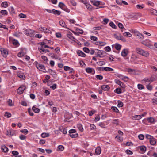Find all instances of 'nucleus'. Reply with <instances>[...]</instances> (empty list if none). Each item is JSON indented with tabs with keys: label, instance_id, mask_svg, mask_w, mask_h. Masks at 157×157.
Masks as SVG:
<instances>
[{
	"label": "nucleus",
	"instance_id": "obj_1",
	"mask_svg": "<svg viewBox=\"0 0 157 157\" xmlns=\"http://www.w3.org/2000/svg\"><path fill=\"white\" fill-rule=\"evenodd\" d=\"M136 51L138 54L146 57H148L149 56V53L147 51H145L139 48H136Z\"/></svg>",
	"mask_w": 157,
	"mask_h": 157
},
{
	"label": "nucleus",
	"instance_id": "obj_2",
	"mask_svg": "<svg viewBox=\"0 0 157 157\" xmlns=\"http://www.w3.org/2000/svg\"><path fill=\"white\" fill-rule=\"evenodd\" d=\"M58 6L63 10L67 12H69L70 10L67 8L66 6L63 3L60 2L58 5Z\"/></svg>",
	"mask_w": 157,
	"mask_h": 157
},
{
	"label": "nucleus",
	"instance_id": "obj_3",
	"mask_svg": "<svg viewBox=\"0 0 157 157\" xmlns=\"http://www.w3.org/2000/svg\"><path fill=\"white\" fill-rule=\"evenodd\" d=\"M0 50L3 56L5 57H6L8 54V52L7 50L3 48H1Z\"/></svg>",
	"mask_w": 157,
	"mask_h": 157
},
{
	"label": "nucleus",
	"instance_id": "obj_4",
	"mask_svg": "<svg viewBox=\"0 0 157 157\" xmlns=\"http://www.w3.org/2000/svg\"><path fill=\"white\" fill-rule=\"evenodd\" d=\"M115 82L117 84L119 85L121 87L123 88H125V85L121 82L118 79H115Z\"/></svg>",
	"mask_w": 157,
	"mask_h": 157
},
{
	"label": "nucleus",
	"instance_id": "obj_5",
	"mask_svg": "<svg viewBox=\"0 0 157 157\" xmlns=\"http://www.w3.org/2000/svg\"><path fill=\"white\" fill-rule=\"evenodd\" d=\"M26 88V87L25 86L22 85L20 87L17 89V92L20 94H21L24 92V91L25 90Z\"/></svg>",
	"mask_w": 157,
	"mask_h": 157
},
{
	"label": "nucleus",
	"instance_id": "obj_6",
	"mask_svg": "<svg viewBox=\"0 0 157 157\" xmlns=\"http://www.w3.org/2000/svg\"><path fill=\"white\" fill-rule=\"evenodd\" d=\"M37 68L40 71L44 72L45 67L44 65L41 64H37L36 65Z\"/></svg>",
	"mask_w": 157,
	"mask_h": 157
},
{
	"label": "nucleus",
	"instance_id": "obj_7",
	"mask_svg": "<svg viewBox=\"0 0 157 157\" xmlns=\"http://www.w3.org/2000/svg\"><path fill=\"white\" fill-rule=\"evenodd\" d=\"M86 71L87 73L94 75L95 73V71L94 69L88 67L86 69Z\"/></svg>",
	"mask_w": 157,
	"mask_h": 157
},
{
	"label": "nucleus",
	"instance_id": "obj_8",
	"mask_svg": "<svg viewBox=\"0 0 157 157\" xmlns=\"http://www.w3.org/2000/svg\"><path fill=\"white\" fill-rule=\"evenodd\" d=\"M132 32L135 33L136 35L138 36L139 38L141 39H143L144 38V36L138 32L134 30L133 29H132Z\"/></svg>",
	"mask_w": 157,
	"mask_h": 157
},
{
	"label": "nucleus",
	"instance_id": "obj_9",
	"mask_svg": "<svg viewBox=\"0 0 157 157\" xmlns=\"http://www.w3.org/2000/svg\"><path fill=\"white\" fill-rule=\"evenodd\" d=\"M72 34L71 33H69L67 35V37L69 38L71 40L74 42H76V40H77L74 37L72 36Z\"/></svg>",
	"mask_w": 157,
	"mask_h": 157
},
{
	"label": "nucleus",
	"instance_id": "obj_10",
	"mask_svg": "<svg viewBox=\"0 0 157 157\" xmlns=\"http://www.w3.org/2000/svg\"><path fill=\"white\" fill-rule=\"evenodd\" d=\"M17 76L19 78L25 79V76L24 74L21 71H18L17 73Z\"/></svg>",
	"mask_w": 157,
	"mask_h": 157
},
{
	"label": "nucleus",
	"instance_id": "obj_11",
	"mask_svg": "<svg viewBox=\"0 0 157 157\" xmlns=\"http://www.w3.org/2000/svg\"><path fill=\"white\" fill-rule=\"evenodd\" d=\"M139 148L140 149V152L141 153H144L145 152L146 150V147L144 146H139Z\"/></svg>",
	"mask_w": 157,
	"mask_h": 157
},
{
	"label": "nucleus",
	"instance_id": "obj_12",
	"mask_svg": "<svg viewBox=\"0 0 157 157\" xmlns=\"http://www.w3.org/2000/svg\"><path fill=\"white\" fill-rule=\"evenodd\" d=\"M90 2L94 6H98L100 5V1L91 0Z\"/></svg>",
	"mask_w": 157,
	"mask_h": 157
},
{
	"label": "nucleus",
	"instance_id": "obj_13",
	"mask_svg": "<svg viewBox=\"0 0 157 157\" xmlns=\"http://www.w3.org/2000/svg\"><path fill=\"white\" fill-rule=\"evenodd\" d=\"M128 53V50L127 49H124L121 52V55L123 57H125L127 55Z\"/></svg>",
	"mask_w": 157,
	"mask_h": 157
},
{
	"label": "nucleus",
	"instance_id": "obj_14",
	"mask_svg": "<svg viewBox=\"0 0 157 157\" xmlns=\"http://www.w3.org/2000/svg\"><path fill=\"white\" fill-rule=\"evenodd\" d=\"M40 29L41 31L44 32L45 33H49L50 32V31L46 28L41 27Z\"/></svg>",
	"mask_w": 157,
	"mask_h": 157
},
{
	"label": "nucleus",
	"instance_id": "obj_15",
	"mask_svg": "<svg viewBox=\"0 0 157 157\" xmlns=\"http://www.w3.org/2000/svg\"><path fill=\"white\" fill-rule=\"evenodd\" d=\"M1 150L2 151L6 153L8 151V148L5 145L2 146Z\"/></svg>",
	"mask_w": 157,
	"mask_h": 157
},
{
	"label": "nucleus",
	"instance_id": "obj_16",
	"mask_svg": "<svg viewBox=\"0 0 157 157\" xmlns=\"http://www.w3.org/2000/svg\"><path fill=\"white\" fill-rule=\"evenodd\" d=\"M78 55L81 57H85L86 54L82 51L81 50H78L77 52Z\"/></svg>",
	"mask_w": 157,
	"mask_h": 157
},
{
	"label": "nucleus",
	"instance_id": "obj_17",
	"mask_svg": "<svg viewBox=\"0 0 157 157\" xmlns=\"http://www.w3.org/2000/svg\"><path fill=\"white\" fill-rule=\"evenodd\" d=\"M147 120L149 122L152 124H153L156 121H155V119L153 117L148 118L147 119Z\"/></svg>",
	"mask_w": 157,
	"mask_h": 157
},
{
	"label": "nucleus",
	"instance_id": "obj_18",
	"mask_svg": "<svg viewBox=\"0 0 157 157\" xmlns=\"http://www.w3.org/2000/svg\"><path fill=\"white\" fill-rule=\"evenodd\" d=\"M142 81L143 83H145L146 84H147V83L150 84L151 82L150 78H145L142 80Z\"/></svg>",
	"mask_w": 157,
	"mask_h": 157
},
{
	"label": "nucleus",
	"instance_id": "obj_19",
	"mask_svg": "<svg viewBox=\"0 0 157 157\" xmlns=\"http://www.w3.org/2000/svg\"><path fill=\"white\" fill-rule=\"evenodd\" d=\"M52 13H53L55 15H59L61 13V12L59 11L56 10L55 9L52 10Z\"/></svg>",
	"mask_w": 157,
	"mask_h": 157
},
{
	"label": "nucleus",
	"instance_id": "obj_20",
	"mask_svg": "<svg viewBox=\"0 0 157 157\" xmlns=\"http://www.w3.org/2000/svg\"><path fill=\"white\" fill-rule=\"evenodd\" d=\"M101 89L104 91H107L110 89V87L108 85H103L101 86Z\"/></svg>",
	"mask_w": 157,
	"mask_h": 157
},
{
	"label": "nucleus",
	"instance_id": "obj_21",
	"mask_svg": "<svg viewBox=\"0 0 157 157\" xmlns=\"http://www.w3.org/2000/svg\"><path fill=\"white\" fill-rule=\"evenodd\" d=\"M101 153V149L100 147H98L95 149V153L96 155H98Z\"/></svg>",
	"mask_w": 157,
	"mask_h": 157
},
{
	"label": "nucleus",
	"instance_id": "obj_22",
	"mask_svg": "<svg viewBox=\"0 0 157 157\" xmlns=\"http://www.w3.org/2000/svg\"><path fill=\"white\" fill-rule=\"evenodd\" d=\"M149 142L151 145H154L156 144V141L155 140V139L154 138V137H153V138H152L150 140Z\"/></svg>",
	"mask_w": 157,
	"mask_h": 157
},
{
	"label": "nucleus",
	"instance_id": "obj_23",
	"mask_svg": "<svg viewBox=\"0 0 157 157\" xmlns=\"http://www.w3.org/2000/svg\"><path fill=\"white\" fill-rule=\"evenodd\" d=\"M33 110L35 113H38L40 111V109L33 106L32 107Z\"/></svg>",
	"mask_w": 157,
	"mask_h": 157
},
{
	"label": "nucleus",
	"instance_id": "obj_24",
	"mask_svg": "<svg viewBox=\"0 0 157 157\" xmlns=\"http://www.w3.org/2000/svg\"><path fill=\"white\" fill-rule=\"evenodd\" d=\"M106 43L105 42H102V41H97L96 42V44L100 45V46H104L106 45Z\"/></svg>",
	"mask_w": 157,
	"mask_h": 157
},
{
	"label": "nucleus",
	"instance_id": "obj_25",
	"mask_svg": "<svg viewBox=\"0 0 157 157\" xmlns=\"http://www.w3.org/2000/svg\"><path fill=\"white\" fill-rule=\"evenodd\" d=\"M10 12L11 14H14L15 13V10L14 8L13 7H10L8 9Z\"/></svg>",
	"mask_w": 157,
	"mask_h": 157
},
{
	"label": "nucleus",
	"instance_id": "obj_26",
	"mask_svg": "<svg viewBox=\"0 0 157 157\" xmlns=\"http://www.w3.org/2000/svg\"><path fill=\"white\" fill-rule=\"evenodd\" d=\"M114 46L115 48L117 50H120L121 47V46L118 43H116Z\"/></svg>",
	"mask_w": 157,
	"mask_h": 157
},
{
	"label": "nucleus",
	"instance_id": "obj_27",
	"mask_svg": "<svg viewBox=\"0 0 157 157\" xmlns=\"http://www.w3.org/2000/svg\"><path fill=\"white\" fill-rule=\"evenodd\" d=\"M113 70V69L112 68L108 67H104V71H111Z\"/></svg>",
	"mask_w": 157,
	"mask_h": 157
},
{
	"label": "nucleus",
	"instance_id": "obj_28",
	"mask_svg": "<svg viewBox=\"0 0 157 157\" xmlns=\"http://www.w3.org/2000/svg\"><path fill=\"white\" fill-rule=\"evenodd\" d=\"M150 78L151 82H152L155 81L157 79V77L155 75H153L151 76Z\"/></svg>",
	"mask_w": 157,
	"mask_h": 157
},
{
	"label": "nucleus",
	"instance_id": "obj_29",
	"mask_svg": "<svg viewBox=\"0 0 157 157\" xmlns=\"http://www.w3.org/2000/svg\"><path fill=\"white\" fill-rule=\"evenodd\" d=\"M77 126V127L79 131H80L81 132H82L83 131V128L82 125L81 124H78Z\"/></svg>",
	"mask_w": 157,
	"mask_h": 157
},
{
	"label": "nucleus",
	"instance_id": "obj_30",
	"mask_svg": "<svg viewBox=\"0 0 157 157\" xmlns=\"http://www.w3.org/2000/svg\"><path fill=\"white\" fill-rule=\"evenodd\" d=\"M41 136L42 137L44 138L49 137V134L48 133H43L41 134Z\"/></svg>",
	"mask_w": 157,
	"mask_h": 157
},
{
	"label": "nucleus",
	"instance_id": "obj_31",
	"mask_svg": "<svg viewBox=\"0 0 157 157\" xmlns=\"http://www.w3.org/2000/svg\"><path fill=\"white\" fill-rule=\"evenodd\" d=\"M120 77L121 78V79L122 80L126 82H127L129 79L126 76H123V75H121Z\"/></svg>",
	"mask_w": 157,
	"mask_h": 157
},
{
	"label": "nucleus",
	"instance_id": "obj_32",
	"mask_svg": "<svg viewBox=\"0 0 157 157\" xmlns=\"http://www.w3.org/2000/svg\"><path fill=\"white\" fill-rule=\"evenodd\" d=\"M114 92L118 94H120L122 93L121 90L120 88H117L114 90Z\"/></svg>",
	"mask_w": 157,
	"mask_h": 157
},
{
	"label": "nucleus",
	"instance_id": "obj_33",
	"mask_svg": "<svg viewBox=\"0 0 157 157\" xmlns=\"http://www.w3.org/2000/svg\"><path fill=\"white\" fill-rule=\"evenodd\" d=\"M59 24L60 25L63 27L67 28L66 27V25H65V23L62 20L60 21L59 22Z\"/></svg>",
	"mask_w": 157,
	"mask_h": 157
},
{
	"label": "nucleus",
	"instance_id": "obj_34",
	"mask_svg": "<svg viewBox=\"0 0 157 157\" xmlns=\"http://www.w3.org/2000/svg\"><path fill=\"white\" fill-rule=\"evenodd\" d=\"M117 106L118 107H121L123 106V103L120 100L117 101Z\"/></svg>",
	"mask_w": 157,
	"mask_h": 157
},
{
	"label": "nucleus",
	"instance_id": "obj_35",
	"mask_svg": "<svg viewBox=\"0 0 157 157\" xmlns=\"http://www.w3.org/2000/svg\"><path fill=\"white\" fill-rule=\"evenodd\" d=\"M12 42L14 45L18 46L19 44V43L18 41L14 39H13L12 40Z\"/></svg>",
	"mask_w": 157,
	"mask_h": 157
},
{
	"label": "nucleus",
	"instance_id": "obj_36",
	"mask_svg": "<svg viewBox=\"0 0 157 157\" xmlns=\"http://www.w3.org/2000/svg\"><path fill=\"white\" fill-rule=\"evenodd\" d=\"M123 35L124 36L126 37L128 36L129 37H131L132 36V34L129 32H124V33Z\"/></svg>",
	"mask_w": 157,
	"mask_h": 157
},
{
	"label": "nucleus",
	"instance_id": "obj_37",
	"mask_svg": "<svg viewBox=\"0 0 157 157\" xmlns=\"http://www.w3.org/2000/svg\"><path fill=\"white\" fill-rule=\"evenodd\" d=\"M2 6L4 7H7L8 6V4L7 2H4L1 4Z\"/></svg>",
	"mask_w": 157,
	"mask_h": 157
},
{
	"label": "nucleus",
	"instance_id": "obj_38",
	"mask_svg": "<svg viewBox=\"0 0 157 157\" xmlns=\"http://www.w3.org/2000/svg\"><path fill=\"white\" fill-rule=\"evenodd\" d=\"M18 17L19 18H26L27 17V16L26 15L22 13H21L19 14Z\"/></svg>",
	"mask_w": 157,
	"mask_h": 157
},
{
	"label": "nucleus",
	"instance_id": "obj_39",
	"mask_svg": "<svg viewBox=\"0 0 157 157\" xmlns=\"http://www.w3.org/2000/svg\"><path fill=\"white\" fill-rule=\"evenodd\" d=\"M70 136L73 138H75L78 137V135L77 133H71L70 134Z\"/></svg>",
	"mask_w": 157,
	"mask_h": 157
},
{
	"label": "nucleus",
	"instance_id": "obj_40",
	"mask_svg": "<svg viewBox=\"0 0 157 157\" xmlns=\"http://www.w3.org/2000/svg\"><path fill=\"white\" fill-rule=\"evenodd\" d=\"M86 7L89 10H91L92 9V6L87 2L85 4Z\"/></svg>",
	"mask_w": 157,
	"mask_h": 157
},
{
	"label": "nucleus",
	"instance_id": "obj_41",
	"mask_svg": "<svg viewBox=\"0 0 157 157\" xmlns=\"http://www.w3.org/2000/svg\"><path fill=\"white\" fill-rule=\"evenodd\" d=\"M64 147L61 145H59L58 147V151H62L64 149Z\"/></svg>",
	"mask_w": 157,
	"mask_h": 157
},
{
	"label": "nucleus",
	"instance_id": "obj_42",
	"mask_svg": "<svg viewBox=\"0 0 157 157\" xmlns=\"http://www.w3.org/2000/svg\"><path fill=\"white\" fill-rule=\"evenodd\" d=\"M0 13H1L2 15H7L8 14V12L6 10H1L0 12Z\"/></svg>",
	"mask_w": 157,
	"mask_h": 157
},
{
	"label": "nucleus",
	"instance_id": "obj_43",
	"mask_svg": "<svg viewBox=\"0 0 157 157\" xmlns=\"http://www.w3.org/2000/svg\"><path fill=\"white\" fill-rule=\"evenodd\" d=\"M111 109L113 110L114 112H116V113H118L119 112V110L115 106H112L111 107Z\"/></svg>",
	"mask_w": 157,
	"mask_h": 157
},
{
	"label": "nucleus",
	"instance_id": "obj_44",
	"mask_svg": "<svg viewBox=\"0 0 157 157\" xmlns=\"http://www.w3.org/2000/svg\"><path fill=\"white\" fill-rule=\"evenodd\" d=\"M90 129L93 130H95L96 129V126L94 124H91L90 125Z\"/></svg>",
	"mask_w": 157,
	"mask_h": 157
},
{
	"label": "nucleus",
	"instance_id": "obj_45",
	"mask_svg": "<svg viewBox=\"0 0 157 157\" xmlns=\"http://www.w3.org/2000/svg\"><path fill=\"white\" fill-rule=\"evenodd\" d=\"M97 63L99 66H102L104 65L105 63L104 61H101L97 62Z\"/></svg>",
	"mask_w": 157,
	"mask_h": 157
},
{
	"label": "nucleus",
	"instance_id": "obj_46",
	"mask_svg": "<svg viewBox=\"0 0 157 157\" xmlns=\"http://www.w3.org/2000/svg\"><path fill=\"white\" fill-rule=\"evenodd\" d=\"M138 88L139 90H142L144 88V87L142 84H139L137 85Z\"/></svg>",
	"mask_w": 157,
	"mask_h": 157
},
{
	"label": "nucleus",
	"instance_id": "obj_47",
	"mask_svg": "<svg viewBox=\"0 0 157 157\" xmlns=\"http://www.w3.org/2000/svg\"><path fill=\"white\" fill-rule=\"evenodd\" d=\"M8 105L10 106H12L13 105V104L12 103V101L11 99H9L7 101Z\"/></svg>",
	"mask_w": 157,
	"mask_h": 157
},
{
	"label": "nucleus",
	"instance_id": "obj_48",
	"mask_svg": "<svg viewBox=\"0 0 157 157\" xmlns=\"http://www.w3.org/2000/svg\"><path fill=\"white\" fill-rule=\"evenodd\" d=\"M109 25L110 26L113 28L116 29L117 28V27L113 22H110L109 23Z\"/></svg>",
	"mask_w": 157,
	"mask_h": 157
},
{
	"label": "nucleus",
	"instance_id": "obj_49",
	"mask_svg": "<svg viewBox=\"0 0 157 157\" xmlns=\"http://www.w3.org/2000/svg\"><path fill=\"white\" fill-rule=\"evenodd\" d=\"M5 116L8 118L10 117L11 116V114L7 112H6L5 113Z\"/></svg>",
	"mask_w": 157,
	"mask_h": 157
},
{
	"label": "nucleus",
	"instance_id": "obj_50",
	"mask_svg": "<svg viewBox=\"0 0 157 157\" xmlns=\"http://www.w3.org/2000/svg\"><path fill=\"white\" fill-rule=\"evenodd\" d=\"M83 50L86 53H89L90 52V50L89 49L86 47H85L83 48Z\"/></svg>",
	"mask_w": 157,
	"mask_h": 157
},
{
	"label": "nucleus",
	"instance_id": "obj_51",
	"mask_svg": "<svg viewBox=\"0 0 157 157\" xmlns=\"http://www.w3.org/2000/svg\"><path fill=\"white\" fill-rule=\"evenodd\" d=\"M28 111L30 116H33L34 115V113L32 111H31L30 108L28 109Z\"/></svg>",
	"mask_w": 157,
	"mask_h": 157
},
{
	"label": "nucleus",
	"instance_id": "obj_52",
	"mask_svg": "<svg viewBox=\"0 0 157 157\" xmlns=\"http://www.w3.org/2000/svg\"><path fill=\"white\" fill-rule=\"evenodd\" d=\"M48 72L51 75H55L56 74V73L55 71L52 69H49Z\"/></svg>",
	"mask_w": 157,
	"mask_h": 157
},
{
	"label": "nucleus",
	"instance_id": "obj_53",
	"mask_svg": "<svg viewBox=\"0 0 157 157\" xmlns=\"http://www.w3.org/2000/svg\"><path fill=\"white\" fill-rule=\"evenodd\" d=\"M147 88L149 90H151L152 88V86L150 84L147 85L146 86Z\"/></svg>",
	"mask_w": 157,
	"mask_h": 157
},
{
	"label": "nucleus",
	"instance_id": "obj_54",
	"mask_svg": "<svg viewBox=\"0 0 157 157\" xmlns=\"http://www.w3.org/2000/svg\"><path fill=\"white\" fill-rule=\"evenodd\" d=\"M146 137L147 139L150 140L151 139L153 138V137H154L153 136L149 135V134H147L146 135Z\"/></svg>",
	"mask_w": 157,
	"mask_h": 157
},
{
	"label": "nucleus",
	"instance_id": "obj_55",
	"mask_svg": "<svg viewBox=\"0 0 157 157\" xmlns=\"http://www.w3.org/2000/svg\"><path fill=\"white\" fill-rule=\"evenodd\" d=\"M90 39L93 41H97L98 40V38L95 36H90Z\"/></svg>",
	"mask_w": 157,
	"mask_h": 157
},
{
	"label": "nucleus",
	"instance_id": "obj_56",
	"mask_svg": "<svg viewBox=\"0 0 157 157\" xmlns=\"http://www.w3.org/2000/svg\"><path fill=\"white\" fill-rule=\"evenodd\" d=\"M19 138L21 140H23L26 139V136L24 135H21L19 136Z\"/></svg>",
	"mask_w": 157,
	"mask_h": 157
},
{
	"label": "nucleus",
	"instance_id": "obj_57",
	"mask_svg": "<svg viewBox=\"0 0 157 157\" xmlns=\"http://www.w3.org/2000/svg\"><path fill=\"white\" fill-rule=\"evenodd\" d=\"M21 33L20 32H16L14 34V36H15L17 37H19L21 35Z\"/></svg>",
	"mask_w": 157,
	"mask_h": 157
},
{
	"label": "nucleus",
	"instance_id": "obj_58",
	"mask_svg": "<svg viewBox=\"0 0 157 157\" xmlns=\"http://www.w3.org/2000/svg\"><path fill=\"white\" fill-rule=\"evenodd\" d=\"M6 135L9 136H11L12 135V134H11V131L10 130H7L6 132Z\"/></svg>",
	"mask_w": 157,
	"mask_h": 157
},
{
	"label": "nucleus",
	"instance_id": "obj_59",
	"mask_svg": "<svg viewBox=\"0 0 157 157\" xmlns=\"http://www.w3.org/2000/svg\"><path fill=\"white\" fill-rule=\"evenodd\" d=\"M127 71L129 73H134L135 72V71L134 69H132L130 68H128L127 70Z\"/></svg>",
	"mask_w": 157,
	"mask_h": 157
},
{
	"label": "nucleus",
	"instance_id": "obj_60",
	"mask_svg": "<svg viewBox=\"0 0 157 157\" xmlns=\"http://www.w3.org/2000/svg\"><path fill=\"white\" fill-rule=\"evenodd\" d=\"M138 138L140 140H143L144 139V136L143 134H140L138 135Z\"/></svg>",
	"mask_w": 157,
	"mask_h": 157
},
{
	"label": "nucleus",
	"instance_id": "obj_61",
	"mask_svg": "<svg viewBox=\"0 0 157 157\" xmlns=\"http://www.w3.org/2000/svg\"><path fill=\"white\" fill-rule=\"evenodd\" d=\"M144 5L138 4L136 5V7L139 9H142L144 8Z\"/></svg>",
	"mask_w": 157,
	"mask_h": 157
},
{
	"label": "nucleus",
	"instance_id": "obj_62",
	"mask_svg": "<svg viewBox=\"0 0 157 157\" xmlns=\"http://www.w3.org/2000/svg\"><path fill=\"white\" fill-rule=\"evenodd\" d=\"M96 77L97 79L99 80H102L103 78L102 76L100 75H96Z\"/></svg>",
	"mask_w": 157,
	"mask_h": 157
},
{
	"label": "nucleus",
	"instance_id": "obj_63",
	"mask_svg": "<svg viewBox=\"0 0 157 157\" xmlns=\"http://www.w3.org/2000/svg\"><path fill=\"white\" fill-rule=\"evenodd\" d=\"M105 50L107 52H109L111 51V48L109 46H107L105 48Z\"/></svg>",
	"mask_w": 157,
	"mask_h": 157
},
{
	"label": "nucleus",
	"instance_id": "obj_64",
	"mask_svg": "<svg viewBox=\"0 0 157 157\" xmlns=\"http://www.w3.org/2000/svg\"><path fill=\"white\" fill-rule=\"evenodd\" d=\"M56 86L57 85L56 84H54L51 86L50 87L53 90H54L56 89Z\"/></svg>",
	"mask_w": 157,
	"mask_h": 157
}]
</instances>
